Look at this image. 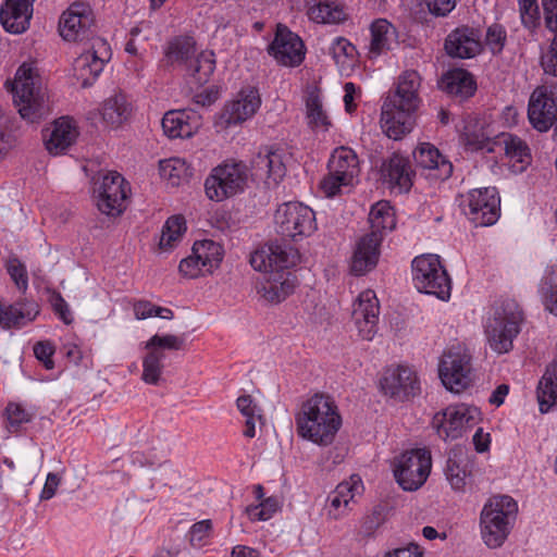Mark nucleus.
I'll use <instances>...</instances> for the list:
<instances>
[{"instance_id":"nucleus-1","label":"nucleus","mask_w":557,"mask_h":557,"mask_svg":"<svg viewBox=\"0 0 557 557\" xmlns=\"http://www.w3.org/2000/svg\"><path fill=\"white\" fill-rule=\"evenodd\" d=\"M59 32L67 41H91V47L74 61L75 76L83 87L91 86L111 58V48L106 39L97 36L95 17L86 2H73L60 17Z\"/></svg>"},{"instance_id":"nucleus-2","label":"nucleus","mask_w":557,"mask_h":557,"mask_svg":"<svg viewBox=\"0 0 557 557\" xmlns=\"http://www.w3.org/2000/svg\"><path fill=\"white\" fill-rule=\"evenodd\" d=\"M421 77L414 70L405 71L398 78L396 89L385 98L381 125L384 133L398 140L409 133L414 124V114L420 106Z\"/></svg>"},{"instance_id":"nucleus-3","label":"nucleus","mask_w":557,"mask_h":557,"mask_svg":"<svg viewBox=\"0 0 557 557\" xmlns=\"http://www.w3.org/2000/svg\"><path fill=\"white\" fill-rule=\"evenodd\" d=\"M299 436L321 446L331 445L342 425L337 406L329 395L317 393L307 399L295 417Z\"/></svg>"},{"instance_id":"nucleus-4","label":"nucleus","mask_w":557,"mask_h":557,"mask_svg":"<svg viewBox=\"0 0 557 557\" xmlns=\"http://www.w3.org/2000/svg\"><path fill=\"white\" fill-rule=\"evenodd\" d=\"M13 101L22 119L38 123L50 113L41 78L30 64L23 63L16 71L12 85Z\"/></svg>"},{"instance_id":"nucleus-5","label":"nucleus","mask_w":557,"mask_h":557,"mask_svg":"<svg viewBox=\"0 0 557 557\" xmlns=\"http://www.w3.org/2000/svg\"><path fill=\"white\" fill-rule=\"evenodd\" d=\"M163 61L166 66H184L199 86L207 84L215 70L214 52L206 50L196 55V41L189 36L172 38L164 49Z\"/></svg>"},{"instance_id":"nucleus-6","label":"nucleus","mask_w":557,"mask_h":557,"mask_svg":"<svg viewBox=\"0 0 557 557\" xmlns=\"http://www.w3.org/2000/svg\"><path fill=\"white\" fill-rule=\"evenodd\" d=\"M518 506L507 495L494 496L482 509L480 523L484 543L491 548L504 544L516 520Z\"/></svg>"},{"instance_id":"nucleus-7","label":"nucleus","mask_w":557,"mask_h":557,"mask_svg":"<svg viewBox=\"0 0 557 557\" xmlns=\"http://www.w3.org/2000/svg\"><path fill=\"white\" fill-rule=\"evenodd\" d=\"M523 320V311L515 299L502 301L485 327L491 348L497 354L510 351L513 347V339L520 333Z\"/></svg>"},{"instance_id":"nucleus-8","label":"nucleus","mask_w":557,"mask_h":557,"mask_svg":"<svg viewBox=\"0 0 557 557\" xmlns=\"http://www.w3.org/2000/svg\"><path fill=\"white\" fill-rule=\"evenodd\" d=\"M412 280L420 293L448 300L451 293L450 277L437 255L418 256L412 261Z\"/></svg>"},{"instance_id":"nucleus-9","label":"nucleus","mask_w":557,"mask_h":557,"mask_svg":"<svg viewBox=\"0 0 557 557\" xmlns=\"http://www.w3.org/2000/svg\"><path fill=\"white\" fill-rule=\"evenodd\" d=\"M247 168L242 162L223 163L211 170L205 181L206 196L212 201H223L244 191Z\"/></svg>"},{"instance_id":"nucleus-10","label":"nucleus","mask_w":557,"mask_h":557,"mask_svg":"<svg viewBox=\"0 0 557 557\" xmlns=\"http://www.w3.org/2000/svg\"><path fill=\"white\" fill-rule=\"evenodd\" d=\"M276 233L294 242L310 236L317 230L314 211L300 202H285L275 211Z\"/></svg>"},{"instance_id":"nucleus-11","label":"nucleus","mask_w":557,"mask_h":557,"mask_svg":"<svg viewBox=\"0 0 557 557\" xmlns=\"http://www.w3.org/2000/svg\"><path fill=\"white\" fill-rule=\"evenodd\" d=\"M432 468L431 453L416 448L403 453L395 461L394 476L404 491L419 490L428 480Z\"/></svg>"},{"instance_id":"nucleus-12","label":"nucleus","mask_w":557,"mask_h":557,"mask_svg":"<svg viewBox=\"0 0 557 557\" xmlns=\"http://www.w3.org/2000/svg\"><path fill=\"white\" fill-rule=\"evenodd\" d=\"M460 208L474 226H490L500 215V198L495 187H482L461 196Z\"/></svg>"},{"instance_id":"nucleus-13","label":"nucleus","mask_w":557,"mask_h":557,"mask_svg":"<svg viewBox=\"0 0 557 557\" xmlns=\"http://www.w3.org/2000/svg\"><path fill=\"white\" fill-rule=\"evenodd\" d=\"M358 165V157L352 149L336 148L329 160V174L321 181L320 188L327 197H334L342 186L352 184L359 173Z\"/></svg>"},{"instance_id":"nucleus-14","label":"nucleus","mask_w":557,"mask_h":557,"mask_svg":"<svg viewBox=\"0 0 557 557\" xmlns=\"http://www.w3.org/2000/svg\"><path fill=\"white\" fill-rule=\"evenodd\" d=\"M471 370V355L460 345L446 350L438 364V375L443 385L456 393L469 386Z\"/></svg>"},{"instance_id":"nucleus-15","label":"nucleus","mask_w":557,"mask_h":557,"mask_svg":"<svg viewBox=\"0 0 557 557\" xmlns=\"http://www.w3.org/2000/svg\"><path fill=\"white\" fill-rule=\"evenodd\" d=\"M129 184L117 172L103 175L98 187L95 188L96 206L98 210L109 216H119L126 209Z\"/></svg>"},{"instance_id":"nucleus-16","label":"nucleus","mask_w":557,"mask_h":557,"mask_svg":"<svg viewBox=\"0 0 557 557\" xmlns=\"http://www.w3.org/2000/svg\"><path fill=\"white\" fill-rule=\"evenodd\" d=\"M300 260L299 251L293 246L277 240L271 242L250 256L251 267L260 272L285 271Z\"/></svg>"},{"instance_id":"nucleus-17","label":"nucleus","mask_w":557,"mask_h":557,"mask_svg":"<svg viewBox=\"0 0 557 557\" xmlns=\"http://www.w3.org/2000/svg\"><path fill=\"white\" fill-rule=\"evenodd\" d=\"M557 110V90L552 86H537L528 103V119L536 131L544 133L554 125Z\"/></svg>"},{"instance_id":"nucleus-18","label":"nucleus","mask_w":557,"mask_h":557,"mask_svg":"<svg viewBox=\"0 0 557 557\" xmlns=\"http://www.w3.org/2000/svg\"><path fill=\"white\" fill-rule=\"evenodd\" d=\"M380 387L384 395L397 401L409 400L420 393L417 373L405 366L387 368L380 380Z\"/></svg>"},{"instance_id":"nucleus-19","label":"nucleus","mask_w":557,"mask_h":557,"mask_svg":"<svg viewBox=\"0 0 557 557\" xmlns=\"http://www.w3.org/2000/svg\"><path fill=\"white\" fill-rule=\"evenodd\" d=\"M268 52L281 65L296 67L305 59V45L298 35L290 32L285 25L278 24L274 39L268 47Z\"/></svg>"},{"instance_id":"nucleus-20","label":"nucleus","mask_w":557,"mask_h":557,"mask_svg":"<svg viewBox=\"0 0 557 557\" xmlns=\"http://www.w3.org/2000/svg\"><path fill=\"white\" fill-rule=\"evenodd\" d=\"M472 420L470 409L461 405L436 412L432 419V426L443 441H454L463 435Z\"/></svg>"},{"instance_id":"nucleus-21","label":"nucleus","mask_w":557,"mask_h":557,"mask_svg":"<svg viewBox=\"0 0 557 557\" xmlns=\"http://www.w3.org/2000/svg\"><path fill=\"white\" fill-rule=\"evenodd\" d=\"M380 305L373 290L362 292L354 304L351 318L363 339L371 341L377 331Z\"/></svg>"},{"instance_id":"nucleus-22","label":"nucleus","mask_w":557,"mask_h":557,"mask_svg":"<svg viewBox=\"0 0 557 557\" xmlns=\"http://www.w3.org/2000/svg\"><path fill=\"white\" fill-rule=\"evenodd\" d=\"M480 30L467 25L451 30L444 41V49L453 59H472L482 51Z\"/></svg>"},{"instance_id":"nucleus-23","label":"nucleus","mask_w":557,"mask_h":557,"mask_svg":"<svg viewBox=\"0 0 557 557\" xmlns=\"http://www.w3.org/2000/svg\"><path fill=\"white\" fill-rule=\"evenodd\" d=\"M261 104L258 89L248 88L238 92L237 98L227 102L220 115L226 126L239 124L250 119Z\"/></svg>"},{"instance_id":"nucleus-24","label":"nucleus","mask_w":557,"mask_h":557,"mask_svg":"<svg viewBox=\"0 0 557 557\" xmlns=\"http://www.w3.org/2000/svg\"><path fill=\"white\" fill-rule=\"evenodd\" d=\"M383 182L399 193H408L413 185L414 171L410 160L399 153H393L381 168Z\"/></svg>"},{"instance_id":"nucleus-25","label":"nucleus","mask_w":557,"mask_h":557,"mask_svg":"<svg viewBox=\"0 0 557 557\" xmlns=\"http://www.w3.org/2000/svg\"><path fill=\"white\" fill-rule=\"evenodd\" d=\"M251 171L256 178L277 184L286 174L282 153L273 147L262 148L251 160Z\"/></svg>"},{"instance_id":"nucleus-26","label":"nucleus","mask_w":557,"mask_h":557,"mask_svg":"<svg viewBox=\"0 0 557 557\" xmlns=\"http://www.w3.org/2000/svg\"><path fill=\"white\" fill-rule=\"evenodd\" d=\"M161 124L168 137L189 138L201 127L202 122L197 112L184 109L166 112Z\"/></svg>"},{"instance_id":"nucleus-27","label":"nucleus","mask_w":557,"mask_h":557,"mask_svg":"<svg viewBox=\"0 0 557 557\" xmlns=\"http://www.w3.org/2000/svg\"><path fill=\"white\" fill-rule=\"evenodd\" d=\"M438 88L449 97L462 102L476 91V81L467 70L456 67L445 72L438 81Z\"/></svg>"},{"instance_id":"nucleus-28","label":"nucleus","mask_w":557,"mask_h":557,"mask_svg":"<svg viewBox=\"0 0 557 557\" xmlns=\"http://www.w3.org/2000/svg\"><path fill=\"white\" fill-rule=\"evenodd\" d=\"M34 0H4L0 9L3 28L12 34L25 32L33 14Z\"/></svg>"},{"instance_id":"nucleus-29","label":"nucleus","mask_w":557,"mask_h":557,"mask_svg":"<svg viewBox=\"0 0 557 557\" xmlns=\"http://www.w3.org/2000/svg\"><path fill=\"white\" fill-rule=\"evenodd\" d=\"M381 244L379 239L371 236L363 235L359 238L356 243L350 263V272L354 275H364L377 265Z\"/></svg>"},{"instance_id":"nucleus-30","label":"nucleus","mask_w":557,"mask_h":557,"mask_svg":"<svg viewBox=\"0 0 557 557\" xmlns=\"http://www.w3.org/2000/svg\"><path fill=\"white\" fill-rule=\"evenodd\" d=\"M297 277L289 271L270 272L258 293L268 302L276 305L285 300L295 292Z\"/></svg>"},{"instance_id":"nucleus-31","label":"nucleus","mask_w":557,"mask_h":557,"mask_svg":"<svg viewBox=\"0 0 557 557\" xmlns=\"http://www.w3.org/2000/svg\"><path fill=\"white\" fill-rule=\"evenodd\" d=\"M416 163L428 170H433L437 180L445 181L453 174V164L440 150L430 143L420 144L413 151Z\"/></svg>"},{"instance_id":"nucleus-32","label":"nucleus","mask_w":557,"mask_h":557,"mask_svg":"<svg viewBox=\"0 0 557 557\" xmlns=\"http://www.w3.org/2000/svg\"><path fill=\"white\" fill-rule=\"evenodd\" d=\"M445 475L453 490L463 492L471 476V462L462 449H451L445 467Z\"/></svg>"},{"instance_id":"nucleus-33","label":"nucleus","mask_w":557,"mask_h":557,"mask_svg":"<svg viewBox=\"0 0 557 557\" xmlns=\"http://www.w3.org/2000/svg\"><path fill=\"white\" fill-rule=\"evenodd\" d=\"M78 136V132L69 117H60L53 124L49 138L46 139V149L51 154H60L71 147Z\"/></svg>"},{"instance_id":"nucleus-34","label":"nucleus","mask_w":557,"mask_h":557,"mask_svg":"<svg viewBox=\"0 0 557 557\" xmlns=\"http://www.w3.org/2000/svg\"><path fill=\"white\" fill-rule=\"evenodd\" d=\"M370 233L366 234L382 243L387 232L396 227V218L393 208L387 201H379L372 206L369 213Z\"/></svg>"},{"instance_id":"nucleus-35","label":"nucleus","mask_w":557,"mask_h":557,"mask_svg":"<svg viewBox=\"0 0 557 557\" xmlns=\"http://www.w3.org/2000/svg\"><path fill=\"white\" fill-rule=\"evenodd\" d=\"M132 108L123 94L114 95L108 98L102 106V119L111 126L116 128L128 120Z\"/></svg>"},{"instance_id":"nucleus-36","label":"nucleus","mask_w":557,"mask_h":557,"mask_svg":"<svg viewBox=\"0 0 557 557\" xmlns=\"http://www.w3.org/2000/svg\"><path fill=\"white\" fill-rule=\"evenodd\" d=\"M305 103L308 126L311 129L322 127L324 131H327L332 123L326 112L323 110L320 90L318 88L310 89L307 92Z\"/></svg>"},{"instance_id":"nucleus-37","label":"nucleus","mask_w":557,"mask_h":557,"mask_svg":"<svg viewBox=\"0 0 557 557\" xmlns=\"http://www.w3.org/2000/svg\"><path fill=\"white\" fill-rule=\"evenodd\" d=\"M356 485L348 482L339 483L327 497V515L333 519H338L348 510L349 502L355 496Z\"/></svg>"},{"instance_id":"nucleus-38","label":"nucleus","mask_w":557,"mask_h":557,"mask_svg":"<svg viewBox=\"0 0 557 557\" xmlns=\"http://www.w3.org/2000/svg\"><path fill=\"white\" fill-rule=\"evenodd\" d=\"M194 253L198 256L205 272L212 273L218 269L223 260V247L210 239L196 242L193 246Z\"/></svg>"},{"instance_id":"nucleus-39","label":"nucleus","mask_w":557,"mask_h":557,"mask_svg":"<svg viewBox=\"0 0 557 557\" xmlns=\"http://www.w3.org/2000/svg\"><path fill=\"white\" fill-rule=\"evenodd\" d=\"M161 177L171 181L172 185L188 182L193 176L191 166L181 158H171L159 162Z\"/></svg>"},{"instance_id":"nucleus-40","label":"nucleus","mask_w":557,"mask_h":557,"mask_svg":"<svg viewBox=\"0 0 557 557\" xmlns=\"http://www.w3.org/2000/svg\"><path fill=\"white\" fill-rule=\"evenodd\" d=\"M493 143L495 146L502 147L508 158L517 162L523 163L530 159V148L516 135L502 133L494 137Z\"/></svg>"},{"instance_id":"nucleus-41","label":"nucleus","mask_w":557,"mask_h":557,"mask_svg":"<svg viewBox=\"0 0 557 557\" xmlns=\"http://www.w3.org/2000/svg\"><path fill=\"white\" fill-rule=\"evenodd\" d=\"M39 314V306L33 300H21L9 306V317L4 318V329L20 326L35 320Z\"/></svg>"},{"instance_id":"nucleus-42","label":"nucleus","mask_w":557,"mask_h":557,"mask_svg":"<svg viewBox=\"0 0 557 557\" xmlns=\"http://www.w3.org/2000/svg\"><path fill=\"white\" fill-rule=\"evenodd\" d=\"M370 53L379 55L389 50L391 38L394 34L392 24L385 18H379L371 24Z\"/></svg>"},{"instance_id":"nucleus-43","label":"nucleus","mask_w":557,"mask_h":557,"mask_svg":"<svg viewBox=\"0 0 557 557\" xmlns=\"http://www.w3.org/2000/svg\"><path fill=\"white\" fill-rule=\"evenodd\" d=\"M310 20L323 24H338L346 20V14L339 4L321 2L309 9Z\"/></svg>"},{"instance_id":"nucleus-44","label":"nucleus","mask_w":557,"mask_h":557,"mask_svg":"<svg viewBox=\"0 0 557 557\" xmlns=\"http://www.w3.org/2000/svg\"><path fill=\"white\" fill-rule=\"evenodd\" d=\"M148 350V354L143 359L141 379L147 384L157 385L162 374V360L165 358V354L159 349Z\"/></svg>"},{"instance_id":"nucleus-45","label":"nucleus","mask_w":557,"mask_h":557,"mask_svg":"<svg viewBox=\"0 0 557 557\" xmlns=\"http://www.w3.org/2000/svg\"><path fill=\"white\" fill-rule=\"evenodd\" d=\"M186 231L185 219L182 215L170 216L162 227L159 246L161 249H170L182 238Z\"/></svg>"},{"instance_id":"nucleus-46","label":"nucleus","mask_w":557,"mask_h":557,"mask_svg":"<svg viewBox=\"0 0 557 557\" xmlns=\"http://www.w3.org/2000/svg\"><path fill=\"white\" fill-rule=\"evenodd\" d=\"M540 290L546 310L557 317V273L555 271L545 274Z\"/></svg>"},{"instance_id":"nucleus-47","label":"nucleus","mask_w":557,"mask_h":557,"mask_svg":"<svg viewBox=\"0 0 557 557\" xmlns=\"http://www.w3.org/2000/svg\"><path fill=\"white\" fill-rule=\"evenodd\" d=\"M386 506L382 504L375 505L371 512L363 517L360 527V534L364 537L372 536L375 531L386 521Z\"/></svg>"},{"instance_id":"nucleus-48","label":"nucleus","mask_w":557,"mask_h":557,"mask_svg":"<svg viewBox=\"0 0 557 557\" xmlns=\"http://www.w3.org/2000/svg\"><path fill=\"white\" fill-rule=\"evenodd\" d=\"M280 508L275 497H268L259 505L248 506L246 512L251 521H265L270 519Z\"/></svg>"},{"instance_id":"nucleus-49","label":"nucleus","mask_w":557,"mask_h":557,"mask_svg":"<svg viewBox=\"0 0 557 557\" xmlns=\"http://www.w3.org/2000/svg\"><path fill=\"white\" fill-rule=\"evenodd\" d=\"M5 268L16 287L25 293L28 287V276L24 263L17 257H11L8 259Z\"/></svg>"},{"instance_id":"nucleus-50","label":"nucleus","mask_w":557,"mask_h":557,"mask_svg":"<svg viewBox=\"0 0 557 557\" xmlns=\"http://www.w3.org/2000/svg\"><path fill=\"white\" fill-rule=\"evenodd\" d=\"M184 347V339L173 334L166 335H153L147 343L146 349H170V350H181Z\"/></svg>"},{"instance_id":"nucleus-51","label":"nucleus","mask_w":557,"mask_h":557,"mask_svg":"<svg viewBox=\"0 0 557 557\" xmlns=\"http://www.w3.org/2000/svg\"><path fill=\"white\" fill-rule=\"evenodd\" d=\"M519 11L521 16V22L524 27L530 30H534L540 25V9L537 5V1L535 2H522L519 3Z\"/></svg>"},{"instance_id":"nucleus-52","label":"nucleus","mask_w":557,"mask_h":557,"mask_svg":"<svg viewBox=\"0 0 557 557\" xmlns=\"http://www.w3.org/2000/svg\"><path fill=\"white\" fill-rule=\"evenodd\" d=\"M507 39V34L503 25L492 24L487 27L485 41L493 53H499Z\"/></svg>"},{"instance_id":"nucleus-53","label":"nucleus","mask_w":557,"mask_h":557,"mask_svg":"<svg viewBox=\"0 0 557 557\" xmlns=\"http://www.w3.org/2000/svg\"><path fill=\"white\" fill-rule=\"evenodd\" d=\"M178 271L187 278H196L206 273L200 259L194 252L180 262Z\"/></svg>"},{"instance_id":"nucleus-54","label":"nucleus","mask_w":557,"mask_h":557,"mask_svg":"<svg viewBox=\"0 0 557 557\" xmlns=\"http://www.w3.org/2000/svg\"><path fill=\"white\" fill-rule=\"evenodd\" d=\"M465 136V145L471 150H486L487 152H493L495 150L494 138H490L479 133H469L466 132Z\"/></svg>"},{"instance_id":"nucleus-55","label":"nucleus","mask_w":557,"mask_h":557,"mask_svg":"<svg viewBox=\"0 0 557 557\" xmlns=\"http://www.w3.org/2000/svg\"><path fill=\"white\" fill-rule=\"evenodd\" d=\"M540 65L547 75L557 77V41H550L547 50L541 54Z\"/></svg>"},{"instance_id":"nucleus-56","label":"nucleus","mask_w":557,"mask_h":557,"mask_svg":"<svg viewBox=\"0 0 557 557\" xmlns=\"http://www.w3.org/2000/svg\"><path fill=\"white\" fill-rule=\"evenodd\" d=\"M5 416L11 428L17 430L23 423L30 420L29 413L18 404L9 403L5 407Z\"/></svg>"},{"instance_id":"nucleus-57","label":"nucleus","mask_w":557,"mask_h":557,"mask_svg":"<svg viewBox=\"0 0 557 557\" xmlns=\"http://www.w3.org/2000/svg\"><path fill=\"white\" fill-rule=\"evenodd\" d=\"M211 530V520H201L193 524L189 531L190 545L194 547H200L203 540L210 535Z\"/></svg>"},{"instance_id":"nucleus-58","label":"nucleus","mask_w":557,"mask_h":557,"mask_svg":"<svg viewBox=\"0 0 557 557\" xmlns=\"http://www.w3.org/2000/svg\"><path fill=\"white\" fill-rule=\"evenodd\" d=\"M34 354L35 357L42 362L44 367L47 370H51L54 368V362L52 360V356L54 354V346L52 343L46 341V342H38L34 346Z\"/></svg>"},{"instance_id":"nucleus-59","label":"nucleus","mask_w":557,"mask_h":557,"mask_svg":"<svg viewBox=\"0 0 557 557\" xmlns=\"http://www.w3.org/2000/svg\"><path fill=\"white\" fill-rule=\"evenodd\" d=\"M51 305L54 313L66 324L73 322V315L65 299L60 293H54L51 297Z\"/></svg>"},{"instance_id":"nucleus-60","label":"nucleus","mask_w":557,"mask_h":557,"mask_svg":"<svg viewBox=\"0 0 557 557\" xmlns=\"http://www.w3.org/2000/svg\"><path fill=\"white\" fill-rule=\"evenodd\" d=\"M428 7L430 13L436 16H446L455 5V0H422Z\"/></svg>"},{"instance_id":"nucleus-61","label":"nucleus","mask_w":557,"mask_h":557,"mask_svg":"<svg viewBox=\"0 0 557 557\" xmlns=\"http://www.w3.org/2000/svg\"><path fill=\"white\" fill-rule=\"evenodd\" d=\"M134 313L138 320H144L152 315H161L162 309L150 301L139 300L134 305Z\"/></svg>"},{"instance_id":"nucleus-62","label":"nucleus","mask_w":557,"mask_h":557,"mask_svg":"<svg viewBox=\"0 0 557 557\" xmlns=\"http://www.w3.org/2000/svg\"><path fill=\"white\" fill-rule=\"evenodd\" d=\"M545 27L557 26V0H541Z\"/></svg>"},{"instance_id":"nucleus-63","label":"nucleus","mask_w":557,"mask_h":557,"mask_svg":"<svg viewBox=\"0 0 557 557\" xmlns=\"http://www.w3.org/2000/svg\"><path fill=\"white\" fill-rule=\"evenodd\" d=\"M219 98V90L216 87H209L201 92L195 95L194 101L201 107H209L213 104Z\"/></svg>"},{"instance_id":"nucleus-64","label":"nucleus","mask_w":557,"mask_h":557,"mask_svg":"<svg viewBox=\"0 0 557 557\" xmlns=\"http://www.w3.org/2000/svg\"><path fill=\"white\" fill-rule=\"evenodd\" d=\"M423 553L419 545L410 544L407 547L396 548L393 552L386 553L384 557H422Z\"/></svg>"}]
</instances>
